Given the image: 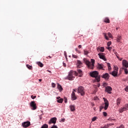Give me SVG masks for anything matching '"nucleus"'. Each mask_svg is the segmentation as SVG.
I'll return each mask as SVG.
<instances>
[{
  "label": "nucleus",
  "instance_id": "5",
  "mask_svg": "<svg viewBox=\"0 0 128 128\" xmlns=\"http://www.w3.org/2000/svg\"><path fill=\"white\" fill-rule=\"evenodd\" d=\"M102 78H104L106 80H108L110 79V74L108 73H105L101 76Z\"/></svg>",
  "mask_w": 128,
  "mask_h": 128
},
{
  "label": "nucleus",
  "instance_id": "13",
  "mask_svg": "<svg viewBox=\"0 0 128 128\" xmlns=\"http://www.w3.org/2000/svg\"><path fill=\"white\" fill-rule=\"evenodd\" d=\"M122 66H124L123 68H128V62L126 61V60H124L122 62Z\"/></svg>",
  "mask_w": 128,
  "mask_h": 128
},
{
  "label": "nucleus",
  "instance_id": "47",
  "mask_svg": "<svg viewBox=\"0 0 128 128\" xmlns=\"http://www.w3.org/2000/svg\"><path fill=\"white\" fill-rule=\"evenodd\" d=\"M107 48L108 49V50L110 52V50H112V47H108Z\"/></svg>",
  "mask_w": 128,
  "mask_h": 128
},
{
  "label": "nucleus",
  "instance_id": "50",
  "mask_svg": "<svg viewBox=\"0 0 128 128\" xmlns=\"http://www.w3.org/2000/svg\"><path fill=\"white\" fill-rule=\"evenodd\" d=\"M64 102H65V104H66V102H68V100L65 99L64 100Z\"/></svg>",
  "mask_w": 128,
  "mask_h": 128
},
{
  "label": "nucleus",
  "instance_id": "42",
  "mask_svg": "<svg viewBox=\"0 0 128 128\" xmlns=\"http://www.w3.org/2000/svg\"><path fill=\"white\" fill-rule=\"evenodd\" d=\"M124 90H125L126 92H128V86H126Z\"/></svg>",
  "mask_w": 128,
  "mask_h": 128
},
{
  "label": "nucleus",
  "instance_id": "21",
  "mask_svg": "<svg viewBox=\"0 0 128 128\" xmlns=\"http://www.w3.org/2000/svg\"><path fill=\"white\" fill-rule=\"evenodd\" d=\"M111 74L113 76H118V72L113 70Z\"/></svg>",
  "mask_w": 128,
  "mask_h": 128
},
{
  "label": "nucleus",
  "instance_id": "58",
  "mask_svg": "<svg viewBox=\"0 0 128 128\" xmlns=\"http://www.w3.org/2000/svg\"><path fill=\"white\" fill-rule=\"evenodd\" d=\"M96 90L94 91L93 94H96Z\"/></svg>",
  "mask_w": 128,
  "mask_h": 128
},
{
  "label": "nucleus",
  "instance_id": "28",
  "mask_svg": "<svg viewBox=\"0 0 128 128\" xmlns=\"http://www.w3.org/2000/svg\"><path fill=\"white\" fill-rule=\"evenodd\" d=\"M41 128H48V124H44L42 126Z\"/></svg>",
  "mask_w": 128,
  "mask_h": 128
},
{
  "label": "nucleus",
  "instance_id": "4",
  "mask_svg": "<svg viewBox=\"0 0 128 128\" xmlns=\"http://www.w3.org/2000/svg\"><path fill=\"white\" fill-rule=\"evenodd\" d=\"M78 94H80V96H84L86 94V91H84V88L82 86H80L78 88Z\"/></svg>",
  "mask_w": 128,
  "mask_h": 128
},
{
  "label": "nucleus",
  "instance_id": "43",
  "mask_svg": "<svg viewBox=\"0 0 128 128\" xmlns=\"http://www.w3.org/2000/svg\"><path fill=\"white\" fill-rule=\"evenodd\" d=\"M36 98V96H31V98H32V100H34Z\"/></svg>",
  "mask_w": 128,
  "mask_h": 128
},
{
  "label": "nucleus",
  "instance_id": "14",
  "mask_svg": "<svg viewBox=\"0 0 128 128\" xmlns=\"http://www.w3.org/2000/svg\"><path fill=\"white\" fill-rule=\"evenodd\" d=\"M71 98L72 100H76L78 98V97H76V93L74 92H72L71 94Z\"/></svg>",
  "mask_w": 128,
  "mask_h": 128
},
{
  "label": "nucleus",
  "instance_id": "59",
  "mask_svg": "<svg viewBox=\"0 0 128 128\" xmlns=\"http://www.w3.org/2000/svg\"><path fill=\"white\" fill-rule=\"evenodd\" d=\"M48 72H51V71L48 70Z\"/></svg>",
  "mask_w": 128,
  "mask_h": 128
},
{
  "label": "nucleus",
  "instance_id": "53",
  "mask_svg": "<svg viewBox=\"0 0 128 128\" xmlns=\"http://www.w3.org/2000/svg\"><path fill=\"white\" fill-rule=\"evenodd\" d=\"M57 100H60V96H58L57 97Z\"/></svg>",
  "mask_w": 128,
  "mask_h": 128
},
{
  "label": "nucleus",
  "instance_id": "30",
  "mask_svg": "<svg viewBox=\"0 0 128 128\" xmlns=\"http://www.w3.org/2000/svg\"><path fill=\"white\" fill-rule=\"evenodd\" d=\"M107 66H108V70H112V66H110V64L107 63Z\"/></svg>",
  "mask_w": 128,
  "mask_h": 128
},
{
  "label": "nucleus",
  "instance_id": "38",
  "mask_svg": "<svg viewBox=\"0 0 128 128\" xmlns=\"http://www.w3.org/2000/svg\"><path fill=\"white\" fill-rule=\"evenodd\" d=\"M72 58H78V56L74 54H72Z\"/></svg>",
  "mask_w": 128,
  "mask_h": 128
},
{
  "label": "nucleus",
  "instance_id": "9",
  "mask_svg": "<svg viewBox=\"0 0 128 128\" xmlns=\"http://www.w3.org/2000/svg\"><path fill=\"white\" fill-rule=\"evenodd\" d=\"M30 126V122L27 121L22 123V126L23 128H28Z\"/></svg>",
  "mask_w": 128,
  "mask_h": 128
},
{
  "label": "nucleus",
  "instance_id": "29",
  "mask_svg": "<svg viewBox=\"0 0 128 128\" xmlns=\"http://www.w3.org/2000/svg\"><path fill=\"white\" fill-rule=\"evenodd\" d=\"M59 104H62V102H64V99L62 98H60L58 100H57Z\"/></svg>",
  "mask_w": 128,
  "mask_h": 128
},
{
  "label": "nucleus",
  "instance_id": "44",
  "mask_svg": "<svg viewBox=\"0 0 128 128\" xmlns=\"http://www.w3.org/2000/svg\"><path fill=\"white\" fill-rule=\"evenodd\" d=\"M117 128H124V126L122 124L120 126L117 127Z\"/></svg>",
  "mask_w": 128,
  "mask_h": 128
},
{
  "label": "nucleus",
  "instance_id": "7",
  "mask_svg": "<svg viewBox=\"0 0 128 128\" xmlns=\"http://www.w3.org/2000/svg\"><path fill=\"white\" fill-rule=\"evenodd\" d=\"M30 107L32 108V110H36V104L34 101H32L30 102Z\"/></svg>",
  "mask_w": 128,
  "mask_h": 128
},
{
  "label": "nucleus",
  "instance_id": "34",
  "mask_svg": "<svg viewBox=\"0 0 128 128\" xmlns=\"http://www.w3.org/2000/svg\"><path fill=\"white\" fill-rule=\"evenodd\" d=\"M109 126H110L108 125V124L105 125L104 126L101 127V128H108Z\"/></svg>",
  "mask_w": 128,
  "mask_h": 128
},
{
  "label": "nucleus",
  "instance_id": "18",
  "mask_svg": "<svg viewBox=\"0 0 128 128\" xmlns=\"http://www.w3.org/2000/svg\"><path fill=\"white\" fill-rule=\"evenodd\" d=\"M70 110L71 112H74L76 110V106L74 105H70Z\"/></svg>",
  "mask_w": 128,
  "mask_h": 128
},
{
  "label": "nucleus",
  "instance_id": "49",
  "mask_svg": "<svg viewBox=\"0 0 128 128\" xmlns=\"http://www.w3.org/2000/svg\"><path fill=\"white\" fill-rule=\"evenodd\" d=\"M91 106H94V102H91Z\"/></svg>",
  "mask_w": 128,
  "mask_h": 128
},
{
  "label": "nucleus",
  "instance_id": "57",
  "mask_svg": "<svg viewBox=\"0 0 128 128\" xmlns=\"http://www.w3.org/2000/svg\"><path fill=\"white\" fill-rule=\"evenodd\" d=\"M38 80H39V82H42V79H39Z\"/></svg>",
  "mask_w": 128,
  "mask_h": 128
},
{
  "label": "nucleus",
  "instance_id": "20",
  "mask_svg": "<svg viewBox=\"0 0 128 128\" xmlns=\"http://www.w3.org/2000/svg\"><path fill=\"white\" fill-rule=\"evenodd\" d=\"M104 22H106V24H110V18H108V17H106L104 18Z\"/></svg>",
  "mask_w": 128,
  "mask_h": 128
},
{
  "label": "nucleus",
  "instance_id": "48",
  "mask_svg": "<svg viewBox=\"0 0 128 128\" xmlns=\"http://www.w3.org/2000/svg\"><path fill=\"white\" fill-rule=\"evenodd\" d=\"M63 66H64V68H66V63H64V62H63Z\"/></svg>",
  "mask_w": 128,
  "mask_h": 128
},
{
  "label": "nucleus",
  "instance_id": "32",
  "mask_svg": "<svg viewBox=\"0 0 128 128\" xmlns=\"http://www.w3.org/2000/svg\"><path fill=\"white\" fill-rule=\"evenodd\" d=\"M108 38H114V36H112V34H110V32H108Z\"/></svg>",
  "mask_w": 128,
  "mask_h": 128
},
{
  "label": "nucleus",
  "instance_id": "12",
  "mask_svg": "<svg viewBox=\"0 0 128 128\" xmlns=\"http://www.w3.org/2000/svg\"><path fill=\"white\" fill-rule=\"evenodd\" d=\"M112 87L110 86H108L106 87L105 91L108 94H112Z\"/></svg>",
  "mask_w": 128,
  "mask_h": 128
},
{
  "label": "nucleus",
  "instance_id": "64",
  "mask_svg": "<svg viewBox=\"0 0 128 128\" xmlns=\"http://www.w3.org/2000/svg\"><path fill=\"white\" fill-rule=\"evenodd\" d=\"M118 58V56H117Z\"/></svg>",
  "mask_w": 128,
  "mask_h": 128
},
{
  "label": "nucleus",
  "instance_id": "11",
  "mask_svg": "<svg viewBox=\"0 0 128 128\" xmlns=\"http://www.w3.org/2000/svg\"><path fill=\"white\" fill-rule=\"evenodd\" d=\"M56 122V118L54 117L52 118L49 122H48V124H55Z\"/></svg>",
  "mask_w": 128,
  "mask_h": 128
},
{
  "label": "nucleus",
  "instance_id": "27",
  "mask_svg": "<svg viewBox=\"0 0 128 128\" xmlns=\"http://www.w3.org/2000/svg\"><path fill=\"white\" fill-rule=\"evenodd\" d=\"M104 38H106V40H110V38L108 36V35L104 33Z\"/></svg>",
  "mask_w": 128,
  "mask_h": 128
},
{
  "label": "nucleus",
  "instance_id": "62",
  "mask_svg": "<svg viewBox=\"0 0 128 128\" xmlns=\"http://www.w3.org/2000/svg\"><path fill=\"white\" fill-rule=\"evenodd\" d=\"M54 42H56V40H54Z\"/></svg>",
  "mask_w": 128,
  "mask_h": 128
},
{
  "label": "nucleus",
  "instance_id": "41",
  "mask_svg": "<svg viewBox=\"0 0 128 128\" xmlns=\"http://www.w3.org/2000/svg\"><path fill=\"white\" fill-rule=\"evenodd\" d=\"M52 88H56V84L52 82Z\"/></svg>",
  "mask_w": 128,
  "mask_h": 128
},
{
  "label": "nucleus",
  "instance_id": "10",
  "mask_svg": "<svg viewBox=\"0 0 128 128\" xmlns=\"http://www.w3.org/2000/svg\"><path fill=\"white\" fill-rule=\"evenodd\" d=\"M74 78V76L73 74H72V72L70 71L69 74L68 75V79L69 80H72Z\"/></svg>",
  "mask_w": 128,
  "mask_h": 128
},
{
  "label": "nucleus",
  "instance_id": "33",
  "mask_svg": "<svg viewBox=\"0 0 128 128\" xmlns=\"http://www.w3.org/2000/svg\"><path fill=\"white\" fill-rule=\"evenodd\" d=\"M108 120H110V121H112V122H116V119H114V118H110L108 119Z\"/></svg>",
  "mask_w": 128,
  "mask_h": 128
},
{
  "label": "nucleus",
  "instance_id": "54",
  "mask_svg": "<svg viewBox=\"0 0 128 128\" xmlns=\"http://www.w3.org/2000/svg\"><path fill=\"white\" fill-rule=\"evenodd\" d=\"M76 52H78V48H76L75 49Z\"/></svg>",
  "mask_w": 128,
  "mask_h": 128
},
{
  "label": "nucleus",
  "instance_id": "17",
  "mask_svg": "<svg viewBox=\"0 0 128 128\" xmlns=\"http://www.w3.org/2000/svg\"><path fill=\"white\" fill-rule=\"evenodd\" d=\"M97 68H98V70H104V64L98 63L97 65Z\"/></svg>",
  "mask_w": 128,
  "mask_h": 128
},
{
  "label": "nucleus",
  "instance_id": "45",
  "mask_svg": "<svg viewBox=\"0 0 128 128\" xmlns=\"http://www.w3.org/2000/svg\"><path fill=\"white\" fill-rule=\"evenodd\" d=\"M50 128H58L57 126L54 125L52 127Z\"/></svg>",
  "mask_w": 128,
  "mask_h": 128
},
{
  "label": "nucleus",
  "instance_id": "31",
  "mask_svg": "<svg viewBox=\"0 0 128 128\" xmlns=\"http://www.w3.org/2000/svg\"><path fill=\"white\" fill-rule=\"evenodd\" d=\"M123 68V70H124V72H125V74H128V70L127 68Z\"/></svg>",
  "mask_w": 128,
  "mask_h": 128
},
{
  "label": "nucleus",
  "instance_id": "55",
  "mask_svg": "<svg viewBox=\"0 0 128 128\" xmlns=\"http://www.w3.org/2000/svg\"><path fill=\"white\" fill-rule=\"evenodd\" d=\"M103 86H106V83H104L103 84Z\"/></svg>",
  "mask_w": 128,
  "mask_h": 128
},
{
  "label": "nucleus",
  "instance_id": "39",
  "mask_svg": "<svg viewBox=\"0 0 128 128\" xmlns=\"http://www.w3.org/2000/svg\"><path fill=\"white\" fill-rule=\"evenodd\" d=\"M103 115L104 116H108V113H106V112H103Z\"/></svg>",
  "mask_w": 128,
  "mask_h": 128
},
{
  "label": "nucleus",
  "instance_id": "52",
  "mask_svg": "<svg viewBox=\"0 0 128 128\" xmlns=\"http://www.w3.org/2000/svg\"><path fill=\"white\" fill-rule=\"evenodd\" d=\"M72 92H76V89H73V91Z\"/></svg>",
  "mask_w": 128,
  "mask_h": 128
},
{
  "label": "nucleus",
  "instance_id": "26",
  "mask_svg": "<svg viewBox=\"0 0 128 128\" xmlns=\"http://www.w3.org/2000/svg\"><path fill=\"white\" fill-rule=\"evenodd\" d=\"M26 66L28 68V70H32V66L29 65V64H26Z\"/></svg>",
  "mask_w": 128,
  "mask_h": 128
},
{
  "label": "nucleus",
  "instance_id": "36",
  "mask_svg": "<svg viewBox=\"0 0 128 128\" xmlns=\"http://www.w3.org/2000/svg\"><path fill=\"white\" fill-rule=\"evenodd\" d=\"M110 44H112V42H108L107 44V46H110Z\"/></svg>",
  "mask_w": 128,
  "mask_h": 128
},
{
  "label": "nucleus",
  "instance_id": "25",
  "mask_svg": "<svg viewBox=\"0 0 128 128\" xmlns=\"http://www.w3.org/2000/svg\"><path fill=\"white\" fill-rule=\"evenodd\" d=\"M36 64H38V66H40V68H42V66H44V64L41 62H37Z\"/></svg>",
  "mask_w": 128,
  "mask_h": 128
},
{
  "label": "nucleus",
  "instance_id": "23",
  "mask_svg": "<svg viewBox=\"0 0 128 128\" xmlns=\"http://www.w3.org/2000/svg\"><path fill=\"white\" fill-rule=\"evenodd\" d=\"M58 88L59 90V92H62V86L60 84H58Z\"/></svg>",
  "mask_w": 128,
  "mask_h": 128
},
{
  "label": "nucleus",
  "instance_id": "6",
  "mask_svg": "<svg viewBox=\"0 0 128 128\" xmlns=\"http://www.w3.org/2000/svg\"><path fill=\"white\" fill-rule=\"evenodd\" d=\"M126 110H128V104H125L124 106L119 110L120 112H124Z\"/></svg>",
  "mask_w": 128,
  "mask_h": 128
},
{
  "label": "nucleus",
  "instance_id": "35",
  "mask_svg": "<svg viewBox=\"0 0 128 128\" xmlns=\"http://www.w3.org/2000/svg\"><path fill=\"white\" fill-rule=\"evenodd\" d=\"M84 54L85 56H86V54H88V52L86 50H84Z\"/></svg>",
  "mask_w": 128,
  "mask_h": 128
},
{
  "label": "nucleus",
  "instance_id": "56",
  "mask_svg": "<svg viewBox=\"0 0 128 128\" xmlns=\"http://www.w3.org/2000/svg\"><path fill=\"white\" fill-rule=\"evenodd\" d=\"M39 118H40V120H42V116H40Z\"/></svg>",
  "mask_w": 128,
  "mask_h": 128
},
{
  "label": "nucleus",
  "instance_id": "22",
  "mask_svg": "<svg viewBox=\"0 0 128 128\" xmlns=\"http://www.w3.org/2000/svg\"><path fill=\"white\" fill-rule=\"evenodd\" d=\"M77 72L79 74V76H82V71L80 69H78Z\"/></svg>",
  "mask_w": 128,
  "mask_h": 128
},
{
  "label": "nucleus",
  "instance_id": "24",
  "mask_svg": "<svg viewBox=\"0 0 128 128\" xmlns=\"http://www.w3.org/2000/svg\"><path fill=\"white\" fill-rule=\"evenodd\" d=\"M120 40H122V36L118 35L117 36L116 42H120Z\"/></svg>",
  "mask_w": 128,
  "mask_h": 128
},
{
  "label": "nucleus",
  "instance_id": "8",
  "mask_svg": "<svg viewBox=\"0 0 128 128\" xmlns=\"http://www.w3.org/2000/svg\"><path fill=\"white\" fill-rule=\"evenodd\" d=\"M98 56L101 60H104V62H106V56H104V53H100V52L98 54Z\"/></svg>",
  "mask_w": 128,
  "mask_h": 128
},
{
  "label": "nucleus",
  "instance_id": "1",
  "mask_svg": "<svg viewBox=\"0 0 128 128\" xmlns=\"http://www.w3.org/2000/svg\"><path fill=\"white\" fill-rule=\"evenodd\" d=\"M83 60L84 64L87 66L88 68H90L91 70H93L94 66V60L91 59V62L88 60L86 58H84Z\"/></svg>",
  "mask_w": 128,
  "mask_h": 128
},
{
  "label": "nucleus",
  "instance_id": "63",
  "mask_svg": "<svg viewBox=\"0 0 128 128\" xmlns=\"http://www.w3.org/2000/svg\"><path fill=\"white\" fill-rule=\"evenodd\" d=\"M116 30H118V28H116Z\"/></svg>",
  "mask_w": 128,
  "mask_h": 128
},
{
  "label": "nucleus",
  "instance_id": "3",
  "mask_svg": "<svg viewBox=\"0 0 128 128\" xmlns=\"http://www.w3.org/2000/svg\"><path fill=\"white\" fill-rule=\"evenodd\" d=\"M103 100H104L105 106H100V112H102V108H104L106 110H108V106H110L108 100L106 98H103Z\"/></svg>",
  "mask_w": 128,
  "mask_h": 128
},
{
  "label": "nucleus",
  "instance_id": "40",
  "mask_svg": "<svg viewBox=\"0 0 128 128\" xmlns=\"http://www.w3.org/2000/svg\"><path fill=\"white\" fill-rule=\"evenodd\" d=\"M96 120V117H94L92 118V122H94L95 120Z\"/></svg>",
  "mask_w": 128,
  "mask_h": 128
},
{
  "label": "nucleus",
  "instance_id": "46",
  "mask_svg": "<svg viewBox=\"0 0 128 128\" xmlns=\"http://www.w3.org/2000/svg\"><path fill=\"white\" fill-rule=\"evenodd\" d=\"M94 100H98V96H95L94 98Z\"/></svg>",
  "mask_w": 128,
  "mask_h": 128
},
{
  "label": "nucleus",
  "instance_id": "51",
  "mask_svg": "<svg viewBox=\"0 0 128 128\" xmlns=\"http://www.w3.org/2000/svg\"><path fill=\"white\" fill-rule=\"evenodd\" d=\"M78 48H82V45H79L78 46Z\"/></svg>",
  "mask_w": 128,
  "mask_h": 128
},
{
  "label": "nucleus",
  "instance_id": "2",
  "mask_svg": "<svg viewBox=\"0 0 128 128\" xmlns=\"http://www.w3.org/2000/svg\"><path fill=\"white\" fill-rule=\"evenodd\" d=\"M90 76L92 78H95L96 82H100V76L98 75V71H93L90 73Z\"/></svg>",
  "mask_w": 128,
  "mask_h": 128
},
{
  "label": "nucleus",
  "instance_id": "19",
  "mask_svg": "<svg viewBox=\"0 0 128 128\" xmlns=\"http://www.w3.org/2000/svg\"><path fill=\"white\" fill-rule=\"evenodd\" d=\"M122 100V98H119L117 99L116 100V106H120V102Z\"/></svg>",
  "mask_w": 128,
  "mask_h": 128
},
{
  "label": "nucleus",
  "instance_id": "37",
  "mask_svg": "<svg viewBox=\"0 0 128 128\" xmlns=\"http://www.w3.org/2000/svg\"><path fill=\"white\" fill-rule=\"evenodd\" d=\"M115 72H118V67L116 66H114V70Z\"/></svg>",
  "mask_w": 128,
  "mask_h": 128
},
{
  "label": "nucleus",
  "instance_id": "15",
  "mask_svg": "<svg viewBox=\"0 0 128 128\" xmlns=\"http://www.w3.org/2000/svg\"><path fill=\"white\" fill-rule=\"evenodd\" d=\"M82 68V62H80V60H77V68Z\"/></svg>",
  "mask_w": 128,
  "mask_h": 128
},
{
  "label": "nucleus",
  "instance_id": "16",
  "mask_svg": "<svg viewBox=\"0 0 128 128\" xmlns=\"http://www.w3.org/2000/svg\"><path fill=\"white\" fill-rule=\"evenodd\" d=\"M98 52H104V47H98L96 48Z\"/></svg>",
  "mask_w": 128,
  "mask_h": 128
},
{
  "label": "nucleus",
  "instance_id": "60",
  "mask_svg": "<svg viewBox=\"0 0 128 128\" xmlns=\"http://www.w3.org/2000/svg\"><path fill=\"white\" fill-rule=\"evenodd\" d=\"M48 58H52V56H48Z\"/></svg>",
  "mask_w": 128,
  "mask_h": 128
},
{
  "label": "nucleus",
  "instance_id": "61",
  "mask_svg": "<svg viewBox=\"0 0 128 128\" xmlns=\"http://www.w3.org/2000/svg\"><path fill=\"white\" fill-rule=\"evenodd\" d=\"M100 84H99V85H98V86H100Z\"/></svg>",
  "mask_w": 128,
  "mask_h": 128
}]
</instances>
